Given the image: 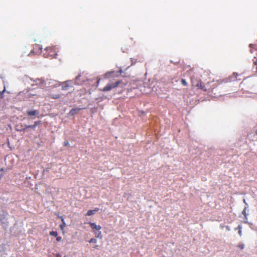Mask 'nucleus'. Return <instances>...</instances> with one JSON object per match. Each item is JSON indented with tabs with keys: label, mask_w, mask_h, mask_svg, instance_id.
<instances>
[{
	"label": "nucleus",
	"mask_w": 257,
	"mask_h": 257,
	"mask_svg": "<svg viewBox=\"0 0 257 257\" xmlns=\"http://www.w3.org/2000/svg\"><path fill=\"white\" fill-rule=\"evenodd\" d=\"M30 90V88H28L26 89V92L25 90L23 91H20L17 95L19 99L21 100H25L27 99L30 98L35 96L36 95L35 94L29 93Z\"/></svg>",
	"instance_id": "nucleus-1"
},
{
	"label": "nucleus",
	"mask_w": 257,
	"mask_h": 257,
	"mask_svg": "<svg viewBox=\"0 0 257 257\" xmlns=\"http://www.w3.org/2000/svg\"><path fill=\"white\" fill-rule=\"evenodd\" d=\"M39 111L36 109H28L26 111V114L29 116L39 117Z\"/></svg>",
	"instance_id": "nucleus-2"
},
{
	"label": "nucleus",
	"mask_w": 257,
	"mask_h": 257,
	"mask_svg": "<svg viewBox=\"0 0 257 257\" xmlns=\"http://www.w3.org/2000/svg\"><path fill=\"white\" fill-rule=\"evenodd\" d=\"M41 123H42V121L40 120H39V121H35L34 123V124H33V125L25 124L24 125V127L22 128L21 130L23 131H25L26 130V129L27 128H32L34 130L38 125L40 124Z\"/></svg>",
	"instance_id": "nucleus-3"
},
{
	"label": "nucleus",
	"mask_w": 257,
	"mask_h": 257,
	"mask_svg": "<svg viewBox=\"0 0 257 257\" xmlns=\"http://www.w3.org/2000/svg\"><path fill=\"white\" fill-rule=\"evenodd\" d=\"M62 85V89L63 90H67L68 88L70 87V85L68 83V81H65L61 83Z\"/></svg>",
	"instance_id": "nucleus-4"
},
{
	"label": "nucleus",
	"mask_w": 257,
	"mask_h": 257,
	"mask_svg": "<svg viewBox=\"0 0 257 257\" xmlns=\"http://www.w3.org/2000/svg\"><path fill=\"white\" fill-rule=\"evenodd\" d=\"M90 225L92 229H95L96 231H99L101 228L100 225H97L95 223H90Z\"/></svg>",
	"instance_id": "nucleus-5"
},
{
	"label": "nucleus",
	"mask_w": 257,
	"mask_h": 257,
	"mask_svg": "<svg viewBox=\"0 0 257 257\" xmlns=\"http://www.w3.org/2000/svg\"><path fill=\"white\" fill-rule=\"evenodd\" d=\"M35 82L36 83V85H38L39 84H40L43 86L46 85V84H47L45 80H43L42 79H39V78L37 79L35 81Z\"/></svg>",
	"instance_id": "nucleus-6"
},
{
	"label": "nucleus",
	"mask_w": 257,
	"mask_h": 257,
	"mask_svg": "<svg viewBox=\"0 0 257 257\" xmlns=\"http://www.w3.org/2000/svg\"><path fill=\"white\" fill-rule=\"evenodd\" d=\"M81 109V108H75L72 109L70 112L69 114L71 115H74L78 113V112Z\"/></svg>",
	"instance_id": "nucleus-7"
},
{
	"label": "nucleus",
	"mask_w": 257,
	"mask_h": 257,
	"mask_svg": "<svg viewBox=\"0 0 257 257\" xmlns=\"http://www.w3.org/2000/svg\"><path fill=\"white\" fill-rule=\"evenodd\" d=\"M112 88H114V86L112 85V83L108 84L103 88V90L104 91H109Z\"/></svg>",
	"instance_id": "nucleus-8"
},
{
	"label": "nucleus",
	"mask_w": 257,
	"mask_h": 257,
	"mask_svg": "<svg viewBox=\"0 0 257 257\" xmlns=\"http://www.w3.org/2000/svg\"><path fill=\"white\" fill-rule=\"evenodd\" d=\"M99 210V208H96L94 210H89L87 211V215L88 216H90L95 214V212Z\"/></svg>",
	"instance_id": "nucleus-9"
},
{
	"label": "nucleus",
	"mask_w": 257,
	"mask_h": 257,
	"mask_svg": "<svg viewBox=\"0 0 257 257\" xmlns=\"http://www.w3.org/2000/svg\"><path fill=\"white\" fill-rule=\"evenodd\" d=\"M247 209V207H245L244 208V209H243V210L242 212V213L244 216L245 222H246V223L247 222V215H248V214L246 213Z\"/></svg>",
	"instance_id": "nucleus-10"
},
{
	"label": "nucleus",
	"mask_w": 257,
	"mask_h": 257,
	"mask_svg": "<svg viewBox=\"0 0 257 257\" xmlns=\"http://www.w3.org/2000/svg\"><path fill=\"white\" fill-rule=\"evenodd\" d=\"M47 51H54L56 52V47L55 46L53 47H47L45 49Z\"/></svg>",
	"instance_id": "nucleus-11"
},
{
	"label": "nucleus",
	"mask_w": 257,
	"mask_h": 257,
	"mask_svg": "<svg viewBox=\"0 0 257 257\" xmlns=\"http://www.w3.org/2000/svg\"><path fill=\"white\" fill-rule=\"evenodd\" d=\"M196 86H197V87H199V88H201V89H205V86H204V85H203V84H202V83H201V82H199V83H198L197 84Z\"/></svg>",
	"instance_id": "nucleus-12"
},
{
	"label": "nucleus",
	"mask_w": 257,
	"mask_h": 257,
	"mask_svg": "<svg viewBox=\"0 0 257 257\" xmlns=\"http://www.w3.org/2000/svg\"><path fill=\"white\" fill-rule=\"evenodd\" d=\"M60 218H61V220L62 222V224L60 225V226H61V228L63 229V227H64L66 226V224L63 218L62 217H60Z\"/></svg>",
	"instance_id": "nucleus-13"
},
{
	"label": "nucleus",
	"mask_w": 257,
	"mask_h": 257,
	"mask_svg": "<svg viewBox=\"0 0 257 257\" xmlns=\"http://www.w3.org/2000/svg\"><path fill=\"white\" fill-rule=\"evenodd\" d=\"M51 97L54 99H58L60 98V95L58 94H51Z\"/></svg>",
	"instance_id": "nucleus-14"
},
{
	"label": "nucleus",
	"mask_w": 257,
	"mask_h": 257,
	"mask_svg": "<svg viewBox=\"0 0 257 257\" xmlns=\"http://www.w3.org/2000/svg\"><path fill=\"white\" fill-rule=\"evenodd\" d=\"M113 72L114 71H113L107 72L105 74V77L106 78L108 77L110 74H112Z\"/></svg>",
	"instance_id": "nucleus-15"
},
{
	"label": "nucleus",
	"mask_w": 257,
	"mask_h": 257,
	"mask_svg": "<svg viewBox=\"0 0 257 257\" xmlns=\"http://www.w3.org/2000/svg\"><path fill=\"white\" fill-rule=\"evenodd\" d=\"M120 83V81H116L114 84L112 83V85L114 86V88L117 87L118 86V85Z\"/></svg>",
	"instance_id": "nucleus-16"
},
{
	"label": "nucleus",
	"mask_w": 257,
	"mask_h": 257,
	"mask_svg": "<svg viewBox=\"0 0 257 257\" xmlns=\"http://www.w3.org/2000/svg\"><path fill=\"white\" fill-rule=\"evenodd\" d=\"M57 232L56 231H51L50 232V234L52 236H57Z\"/></svg>",
	"instance_id": "nucleus-17"
},
{
	"label": "nucleus",
	"mask_w": 257,
	"mask_h": 257,
	"mask_svg": "<svg viewBox=\"0 0 257 257\" xmlns=\"http://www.w3.org/2000/svg\"><path fill=\"white\" fill-rule=\"evenodd\" d=\"M97 241V240L94 238H92L89 240V242L90 243H96Z\"/></svg>",
	"instance_id": "nucleus-18"
},
{
	"label": "nucleus",
	"mask_w": 257,
	"mask_h": 257,
	"mask_svg": "<svg viewBox=\"0 0 257 257\" xmlns=\"http://www.w3.org/2000/svg\"><path fill=\"white\" fill-rule=\"evenodd\" d=\"M181 82H182V84L184 86H186L187 85V82L186 81V80L185 79H182Z\"/></svg>",
	"instance_id": "nucleus-19"
},
{
	"label": "nucleus",
	"mask_w": 257,
	"mask_h": 257,
	"mask_svg": "<svg viewBox=\"0 0 257 257\" xmlns=\"http://www.w3.org/2000/svg\"><path fill=\"white\" fill-rule=\"evenodd\" d=\"M238 228H239V231H238V234L240 236H241L242 235V233H241V227L240 225H238Z\"/></svg>",
	"instance_id": "nucleus-20"
},
{
	"label": "nucleus",
	"mask_w": 257,
	"mask_h": 257,
	"mask_svg": "<svg viewBox=\"0 0 257 257\" xmlns=\"http://www.w3.org/2000/svg\"><path fill=\"white\" fill-rule=\"evenodd\" d=\"M5 91H6V89H5V88H4V89L2 91L0 92V95H1V98H3V97H4V95H3V94H4V92Z\"/></svg>",
	"instance_id": "nucleus-21"
},
{
	"label": "nucleus",
	"mask_w": 257,
	"mask_h": 257,
	"mask_svg": "<svg viewBox=\"0 0 257 257\" xmlns=\"http://www.w3.org/2000/svg\"><path fill=\"white\" fill-rule=\"evenodd\" d=\"M50 81L49 82V84H52L53 85H55V84H54V83L56 82L54 80H49Z\"/></svg>",
	"instance_id": "nucleus-22"
},
{
	"label": "nucleus",
	"mask_w": 257,
	"mask_h": 257,
	"mask_svg": "<svg viewBox=\"0 0 257 257\" xmlns=\"http://www.w3.org/2000/svg\"><path fill=\"white\" fill-rule=\"evenodd\" d=\"M101 234V232L99 231H97V232H95L96 236L98 237L99 235Z\"/></svg>",
	"instance_id": "nucleus-23"
},
{
	"label": "nucleus",
	"mask_w": 257,
	"mask_h": 257,
	"mask_svg": "<svg viewBox=\"0 0 257 257\" xmlns=\"http://www.w3.org/2000/svg\"><path fill=\"white\" fill-rule=\"evenodd\" d=\"M238 247H239L240 249H243V248H244V244H239V245H238Z\"/></svg>",
	"instance_id": "nucleus-24"
},
{
	"label": "nucleus",
	"mask_w": 257,
	"mask_h": 257,
	"mask_svg": "<svg viewBox=\"0 0 257 257\" xmlns=\"http://www.w3.org/2000/svg\"><path fill=\"white\" fill-rule=\"evenodd\" d=\"M64 145L65 146H68L69 145V142L67 141H65L64 143Z\"/></svg>",
	"instance_id": "nucleus-25"
},
{
	"label": "nucleus",
	"mask_w": 257,
	"mask_h": 257,
	"mask_svg": "<svg viewBox=\"0 0 257 257\" xmlns=\"http://www.w3.org/2000/svg\"><path fill=\"white\" fill-rule=\"evenodd\" d=\"M243 202L245 204V207H247V208L248 206V203L246 202L245 200L243 199Z\"/></svg>",
	"instance_id": "nucleus-26"
},
{
	"label": "nucleus",
	"mask_w": 257,
	"mask_h": 257,
	"mask_svg": "<svg viewBox=\"0 0 257 257\" xmlns=\"http://www.w3.org/2000/svg\"><path fill=\"white\" fill-rule=\"evenodd\" d=\"M61 237L59 236V237H57V241H60V240H61Z\"/></svg>",
	"instance_id": "nucleus-27"
},
{
	"label": "nucleus",
	"mask_w": 257,
	"mask_h": 257,
	"mask_svg": "<svg viewBox=\"0 0 257 257\" xmlns=\"http://www.w3.org/2000/svg\"><path fill=\"white\" fill-rule=\"evenodd\" d=\"M226 229H227L228 231H229V230H230V228H229V226H226Z\"/></svg>",
	"instance_id": "nucleus-28"
},
{
	"label": "nucleus",
	"mask_w": 257,
	"mask_h": 257,
	"mask_svg": "<svg viewBox=\"0 0 257 257\" xmlns=\"http://www.w3.org/2000/svg\"><path fill=\"white\" fill-rule=\"evenodd\" d=\"M122 71L121 69H119V72L120 73H122Z\"/></svg>",
	"instance_id": "nucleus-29"
},
{
	"label": "nucleus",
	"mask_w": 257,
	"mask_h": 257,
	"mask_svg": "<svg viewBox=\"0 0 257 257\" xmlns=\"http://www.w3.org/2000/svg\"><path fill=\"white\" fill-rule=\"evenodd\" d=\"M57 55V53H55V55H54V58H56V56Z\"/></svg>",
	"instance_id": "nucleus-30"
},
{
	"label": "nucleus",
	"mask_w": 257,
	"mask_h": 257,
	"mask_svg": "<svg viewBox=\"0 0 257 257\" xmlns=\"http://www.w3.org/2000/svg\"><path fill=\"white\" fill-rule=\"evenodd\" d=\"M79 77V76H78L76 78V80H77V79H78V77Z\"/></svg>",
	"instance_id": "nucleus-31"
},
{
	"label": "nucleus",
	"mask_w": 257,
	"mask_h": 257,
	"mask_svg": "<svg viewBox=\"0 0 257 257\" xmlns=\"http://www.w3.org/2000/svg\"><path fill=\"white\" fill-rule=\"evenodd\" d=\"M4 170V169L3 168H1V171H3Z\"/></svg>",
	"instance_id": "nucleus-32"
},
{
	"label": "nucleus",
	"mask_w": 257,
	"mask_h": 257,
	"mask_svg": "<svg viewBox=\"0 0 257 257\" xmlns=\"http://www.w3.org/2000/svg\"><path fill=\"white\" fill-rule=\"evenodd\" d=\"M250 47H252V44H250Z\"/></svg>",
	"instance_id": "nucleus-33"
},
{
	"label": "nucleus",
	"mask_w": 257,
	"mask_h": 257,
	"mask_svg": "<svg viewBox=\"0 0 257 257\" xmlns=\"http://www.w3.org/2000/svg\"><path fill=\"white\" fill-rule=\"evenodd\" d=\"M250 47H252V44H250Z\"/></svg>",
	"instance_id": "nucleus-34"
}]
</instances>
